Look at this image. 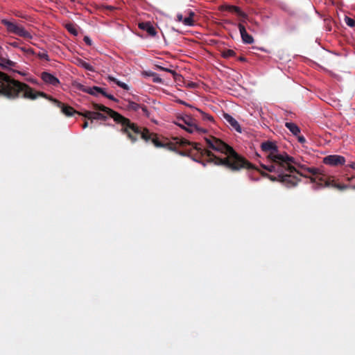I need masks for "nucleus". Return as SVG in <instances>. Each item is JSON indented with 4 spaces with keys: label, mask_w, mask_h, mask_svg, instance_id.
I'll list each match as a JSON object with an SVG mask.
<instances>
[{
    "label": "nucleus",
    "mask_w": 355,
    "mask_h": 355,
    "mask_svg": "<svg viewBox=\"0 0 355 355\" xmlns=\"http://www.w3.org/2000/svg\"><path fill=\"white\" fill-rule=\"evenodd\" d=\"M0 96L8 99H15L20 96L35 100L31 95V87L19 80L11 78L6 73L0 71Z\"/></svg>",
    "instance_id": "4"
},
{
    "label": "nucleus",
    "mask_w": 355,
    "mask_h": 355,
    "mask_svg": "<svg viewBox=\"0 0 355 355\" xmlns=\"http://www.w3.org/2000/svg\"><path fill=\"white\" fill-rule=\"evenodd\" d=\"M83 40H84V42H85L87 45H89V46H91V45H92V42L91 39H90L89 37H87V36H85V37H84Z\"/></svg>",
    "instance_id": "36"
},
{
    "label": "nucleus",
    "mask_w": 355,
    "mask_h": 355,
    "mask_svg": "<svg viewBox=\"0 0 355 355\" xmlns=\"http://www.w3.org/2000/svg\"><path fill=\"white\" fill-rule=\"evenodd\" d=\"M323 162L326 164L333 165V155H329L323 159Z\"/></svg>",
    "instance_id": "31"
},
{
    "label": "nucleus",
    "mask_w": 355,
    "mask_h": 355,
    "mask_svg": "<svg viewBox=\"0 0 355 355\" xmlns=\"http://www.w3.org/2000/svg\"><path fill=\"white\" fill-rule=\"evenodd\" d=\"M65 28L70 33L73 34V35H77L78 33L75 25L71 23L67 24L65 25Z\"/></svg>",
    "instance_id": "24"
},
{
    "label": "nucleus",
    "mask_w": 355,
    "mask_h": 355,
    "mask_svg": "<svg viewBox=\"0 0 355 355\" xmlns=\"http://www.w3.org/2000/svg\"><path fill=\"white\" fill-rule=\"evenodd\" d=\"M175 123L189 133L192 134L197 132L200 134L206 132L205 129L198 125L196 120L190 114H184L182 116H178Z\"/></svg>",
    "instance_id": "5"
},
{
    "label": "nucleus",
    "mask_w": 355,
    "mask_h": 355,
    "mask_svg": "<svg viewBox=\"0 0 355 355\" xmlns=\"http://www.w3.org/2000/svg\"><path fill=\"white\" fill-rule=\"evenodd\" d=\"M142 75L148 77L156 76V73L150 71H144L142 72Z\"/></svg>",
    "instance_id": "32"
},
{
    "label": "nucleus",
    "mask_w": 355,
    "mask_h": 355,
    "mask_svg": "<svg viewBox=\"0 0 355 355\" xmlns=\"http://www.w3.org/2000/svg\"><path fill=\"white\" fill-rule=\"evenodd\" d=\"M180 103H181L182 104H184V105H188L187 103H185L184 102H183V101H180Z\"/></svg>",
    "instance_id": "45"
},
{
    "label": "nucleus",
    "mask_w": 355,
    "mask_h": 355,
    "mask_svg": "<svg viewBox=\"0 0 355 355\" xmlns=\"http://www.w3.org/2000/svg\"><path fill=\"white\" fill-rule=\"evenodd\" d=\"M188 14H189V16L184 17L183 24L185 26H193L194 25L193 17L195 16V13L193 11L190 10V11H189Z\"/></svg>",
    "instance_id": "18"
},
{
    "label": "nucleus",
    "mask_w": 355,
    "mask_h": 355,
    "mask_svg": "<svg viewBox=\"0 0 355 355\" xmlns=\"http://www.w3.org/2000/svg\"><path fill=\"white\" fill-rule=\"evenodd\" d=\"M261 150L266 153H268L267 158L273 159L275 160H282V157L284 155H288L286 153H280L277 145L272 141H266L261 144Z\"/></svg>",
    "instance_id": "8"
},
{
    "label": "nucleus",
    "mask_w": 355,
    "mask_h": 355,
    "mask_svg": "<svg viewBox=\"0 0 355 355\" xmlns=\"http://www.w3.org/2000/svg\"><path fill=\"white\" fill-rule=\"evenodd\" d=\"M223 118L237 132H241V128L240 125L239 124L238 121L234 117H232L230 114L225 113L223 114Z\"/></svg>",
    "instance_id": "15"
},
{
    "label": "nucleus",
    "mask_w": 355,
    "mask_h": 355,
    "mask_svg": "<svg viewBox=\"0 0 355 355\" xmlns=\"http://www.w3.org/2000/svg\"><path fill=\"white\" fill-rule=\"evenodd\" d=\"M220 10L236 13L238 16L242 18L241 20V22H245V19L248 18L247 14L243 12L239 7L236 6L224 5L220 7Z\"/></svg>",
    "instance_id": "10"
},
{
    "label": "nucleus",
    "mask_w": 355,
    "mask_h": 355,
    "mask_svg": "<svg viewBox=\"0 0 355 355\" xmlns=\"http://www.w3.org/2000/svg\"><path fill=\"white\" fill-rule=\"evenodd\" d=\"M184 19V18H183V15H182V14H181V13H178V14L177 15V21H179V22H182V23H183Z\"/></svg>",
    "instance_id": "37"
},
{
    "label": "nucleus",
    "mask_w": 355,
    "mask_h": 355,
    "mask_svg": "<svg viewBox=\"0 0 355 355\" xmlns=\"http://www.w3.org/2000/svg\"><path fill=\"white\" fill-rule=\"evenodd\" d=\"M139 28L146 31L152 37H155L157 35V31L150 22L139 23Z\"/></svg>",
    "instance_id": "13"
},
{
    "label": "nucleus",
    "mask_w": 355,
    "mask_h": 355,
    "mask_svg": "<svg viewBox=\"0 0 355 355\" xmlns=\"http://www.w3.org/2000/svg\"><path fill=\"white\" fill-rule=\"evenodd\" d=\"M37 56L38 58H40V59H43V60H47V61L49 60V55L47 54L46 51H40L37 54Z\"/></svg>",
    "instance_id": "30"
},
{
    "label": "nucleus",
    "mask_w": 355,
    "mask_h": 355,
    "mask_svg": "<svg viewBox=\"0 0 355 355\" xmlns=\"http://www.w3.org/2000/svg\"><path fill=\"white\" fill-rule=\"evenodd\" d=\"M82 91L94 96H96L98 94H101L103 95V93L105 92L103 88L97 86H94L92 87H87L84 89H82Z\"/></svg>",
    "instance_id": "16"
},
{
    "label": "nucleus",
    "mask_w": 355,
    "mask_h": 355,
    "mask_svg": "<svg viewBox=\"0 0 355 355\" xmlns=\"http://www.w3.org/2000/svg\"><path fill=\"white\" fill-rule=\"evenodd\" d=\"M103 96L106 97V98H107L110 100H112V101H117V99L113 95L108 94L105 92L104 93H103Z\"/></svg>",
    "instance_id": "33"
},
{
    "label": "nucleus",
    "mask_w": 355,
    "mask_h": 355,
    "mask_svg": "<svg viewBox=\"0 0 355 355\" xmlns=\"http://www.w3.org/2000/svg\"><path fill=\"white\" fill-rule=\"evenodd\" d=\"M196 111H198L203 120L205 121H214V118L212 116L209 115V114H207L204 112H202L201 110L195 108Z\"/></svg>",
    "instance_id": "23"
},
{
    "label": "nucleus",
    "mask_w": 355,
    "mask_h": 355,
    "mask_svg": "<svg viewBox=\"0 0 355 355\" xmlns=\"http://www.w3.org/2000/svg\"><path fill=\"white\" fill-rule=\"evenodd\" d=\"M78 65H80V67H82L83 68H84L88 71H95L94 68L91 64H89V63L86 62L85 61H84L81 59H79L78 60Z\"/></svg>",
    "instance_id": "19"
},
{
    "label": "nucleus",
    "mask_w": 355,
    "mask_h": 355,
    "mask_svg": "<svg viewBox=\"0 0 355 355\" xmlns=\"http://www.w3.org/2000/svg\"><path fill=\"white\" fill-rule=\"evenodd\" d=\"M345 159L343 156L334 155V166L344 165Z\"/></svg>",
    "instance_id": "20"
},
{
    "label": "nucleus",
    "mask_w": 355,
    "mask_h": 355,
    "mask_svg": "<svg viewBox=\"0 0 355 355\" xmlns=\"http://www.w3.org/2000/svg\"><path fill=\"white\" fill-rule=\"evenodd\" d=\"M31 95L35 96V99L38 96L44 97L51 102L54 103L55 106L60 108L62 113H63L67 116H71L73 115V114H78L79 112L78 111H76L72 107L67 105L60 101L53 98L52 96H50L42 92H35L31 87Z\"/></svg>",
    "instance_id": "6"
},
{
    "label": "nucleus",
    "mask_w": 355,
    "mask_h": 355,
    "mask_svg": "<svg viewBox=\"0 0 355 355\" xmlns=\"http://www.w3.org/2000/svg\"><path fill=\"white\" fill-rule=\"evenodd\" d=\"M282 160L273 159H268L270 164H261V166L270 173H279V178L281 182L287 187H293L297 184L299 179L291 174L286 173H300L297 171L295 166H298L304 171H307L312 175L311 180L312 182H315L320 187H330L333 182L331 176L328 175L324 168H309L304 165L300 164L294 157L289 155H284L282 157Z\"/></svg>",
    "instance_id": "2"
},
{
    "label": "nucleus",
    "mask_w": 355,
    "mask_h": 355,
    "mask_svg": "<svg viewBox=\"0 0 355 355\" xmlns=\"http://www.w3.org/2000/svg\"><path fill=\"white\" fill-rule=\"evenodd\" d=\"M41 78L46 83L53 86H58L60 84V80L55 76L48 72H42Z\"/></svg>",
    "instance_id": "12"
},
{
    "label": "nucleus",
    "mask_w": 355,
    "mask_h": 355,
    "mask_svg": "<svg viewBox=\"0 0 355 355\" xmlns=\"http://www.w3.org/2000/svg\"><path fill=\"white\" fill-rule=\"evenodd\" d=\"M109 79L111 81H112L114 83H116L120 87L123 88V89H125V90H128L129 89V87H128V85L127 84L118 80L116 78H115L114 77L109 76Z\"/></svg>",
    "instance_id": "21"
},
{
    "label": "nucleus",
    "mask_w": 355,
    "mask_h": 355,
    "mask_svg": "<svg viewBox=\"0 0 355 355\" xmlns=\"http://www.w3.org/2000/svg\"><path fill=\"white\" fill-rule=\"evenodd\" d=\"M285 126L295 135L298 136L300 133V128L294 123L286 122Z\"/></svg>",
    "instance_id": "17"
},
{
    "label": "nucleus",
    "mask_w": 355,
    "mask_h": 355,
    "mask_svg": "<svg viewBox=\"0 0 355 355\" xmlns=\"http://www.w3.org/2000/svg\"><path fill=\"white\" fill-rule=\"evenodd\" d=\"M236 55V53L232 49H227L223 51L222 55L225 58H228L231 57H234Z\"/></svg>",
    "instance_id": "28"
},
{
    "label": "nucleus",
    "mask_w": 355,
    "mask_h": 355,
    "mask_svg": "<svg viewBox=\"0 0 355 355\" xmlns=\"http://www.w3.org/2000/svg\"><path fill=\"white\" fill-rule=\"evenodd\" d=\"M141 105L129 101L127 105V107L129 110L138 111L140 109Z\"/></svg>",
    "instance_id": "22"
},
{
    "label": "nucleus",
    "mask_w": 355,
    "mask_h": 355,
    "mask_svg": "<svg viewBox=\"0 0 355 355\" xmlns=\"http://www.w3.org/2000/svg\"><path fill=\"white\" fill-rule=\"evenodd\" d=\"M78 115L84 116L93 122V120L105 121L107 119V115L98 112L85 111V112H78Z\"/></svg>",
    "instance_id": "9"
},
{
    "label": "nucleus",
    "mask_w": 355,
    "mask_h": 355,
    "mask_svg": "<svg viewBox=\"0 0 355 355\" xmlns=\"http://www.w3.org/2000/svg\"><path fill=\"white\" fill-rule=\"evenodd\" d=\"M88 125H89L88 122H87V121H85L84 122V123L83 124L82 127H83V128H84V129H85V128H86L87 127H88Z\"/></svg>",
    "instance_id": "40"
},
{
    "label": "nucleus",
    "mask_w": 355,
    "mask_h": 355,
    "mask_svg": "<svg viewBox=\"0 0 355 355\" xmlns=\"http://www.w3.org/2000/svg\"><path fill=\"white\" fill-rule=\"evenodd\" d=\"M92 107L96 110L105 112L114 121L121 125V132L125 135L132 143H135L138 138L137 136L144 139L146 142L151 141L155 146L159 148L165 145L159 140L157 135L155 133L150 132L147 128L139 126L137 124L132 123L129 119L123 116L117 112L103 105L96 103H92Z\"/></svg>",
    "instance_id": "3"
},
{
    "label": "nucleus",
    "mask_w": 355,
    "mask_h": 355,
    "mask_svg": "<svg viewBox=\"0 0 355 355\" xmlns=\"http://www.w3.org/2000/svg\"><path fill=\"white\" fill-rule=\"evenodd\" d=\"M334 188H338L340 190H343L347 188H352L353 189H355V184L352 185L350 184H336V182L334 181Z\"/></svg>",
    "instance_id": "25"
},
{
    "label": "nucleus",
    "mask_w": 355,
    "mask_h": 355,
    "mask_svg": "<svg viewBox=\"0 0 355 355\" xmlns=\"http://www.w3.org/2000/svg\"><path fill=\"white\" fill-rule=\"evenodd\" d=\"M345 168L347 169H349V168L355 169V162H352L349 164L345 166Z\"/></svg>",
    "instance_id": "38"
},
{
    "label": "nucleus",
    "mask_w": 355,
    "mask_h": 355,
    "mask_svg": "<svg viewBox=\"0 0 355 355\" xmlns=\"http://www.w3.org/2000/svg\"><path fill=\"white\" fill-rule=\"evenodd\" d=\"M153 81L155 83H162V79L158 76V75L156 73V76H153Z\"/></svg>",
    "instance_id": "35"
},
{
    "label": "nucleus",
    "mask_w": 355,
    "mask_h": 355,
    "mask_svg": "<svg viewBox=\"0 0 355 355\" xmlns=\"http://www.w3.org/2000/svg\"><path fill=\"white\" fill-rule=\"evenodd\" d=\"M155 68L160 71L171 73L175 78H176L177 76H178V74L174 70H171L170 69L165 68V67H163L157 65V64L155 65Z\"/></svg>",
    "instance_id": "27"
},
{
    "label": "nucleus",
    "mask_w": 355,
    "mask_h": 355,
    "mask_svg": "<svg viewBox=\"0 0 355 355\" xmlns=\"http://www.w3.org/2000/svg\"><path fill=\"white\" fill-rule=\"evenodd\" d=\"M242 23L243 22H241L238 24L242 41L245 44H251L254 42V38L252 35L247 33L245 27L243 25Z\"/></svg>",
    "instance_id": "11"
},
{
    "label": "nucleus",
    "mask_w": 355,
    "mask_h": 355,
    "mask_svg": "<svg viewBox=\"0 0 355 355\" xmlns=\"http://www.w3.org/2000/svg\"><path fill=\"white\" fill-rule=\"evenodd\" d=\"M261 174L262 176L268 178L272 182L279 181L281 182V180H279V173H277V175H269L265 172H261Z\"/></svg>",
    "instance_id": "26"
},
{
    "label": "nucleus",
    "mask_w": 355,
    "mask_h": 355,
    "mask_svg": "<svg viewBox=\"0 0 355 355\" xmlns=\"http://www.w3.org/2000/svg\"><path fill=\"white\" fill-rule=\"evenodd\" d=\"M140 109L141 110L143 114L146 116H149V112L146 105H141Z\"/></svg>",
    "instance_id": "34"
},
{
    "label": "nucleus",
    "mask_w": 355,
    "mask_h": 355,
    "mask_svg": "<svg viewBox=\"0 0 355 355\" xmlns=\"http://www.w3.org/2000/svg\"><path fill=\"white\" fill-rule=\"evenodd\" d=\"M198 162L201 163L204 166H206V164L203 162H201V161H198Z\"/></svg>",
    "instance_id": "43"
},
{
    "label": "nucleus",
    "mask_w": 355,
    "mask_h": 355,
    "mask_svg": "<svg viewBox=\"0 0 355 355\" xmlns=\"http://www.w3.org/2000/svg\"><path fill=\"white\" fill-rule=\"evenodd\" d=\"M173 141L171 145L182 148L187 147V146H191L192 149L196 150L200 156H207L208 157L207 160V163H213L217 166H224L232 171H238L241 168H255L250 162L239 155L232 147L215 137L210 136L209 137L205 138L206 144L209 148L214 150L225 154L226 157L224 158H220L215 155L210 150L202 148L200 144L191 142L184 138L174 137ZM175 148L176 146L170 147L171 149Z\"/></svg>",
    "instance_id": "1"
},
{
    "label": "nucleus",
    "mask_w": 355,
    "mask_h": 355,
    "mask_svg": "<svg viewBox=\"0 0 355 355\" xmlns=\"http://www.w3.org/2000/svg\"><path fill=\"white\" fill-rule=\"evenodd\" d=\"M16 62L8 59L4 56L3 53H0V67L2 69H10L15 67Z\"/></svg>",
    "instance_id": "14"
},
{
    "label": "nucleus",
    "mask_w": 355,
    "mask_h": 355,
    "mask_svg": "<svg viewBox=\"0 0 355 355\" xmlns=\"http://www.w3.org/2000/svg\"><path fill=\"white\" fill-rule=\"evenodd\" d=\"M11 46H14V47H17L18 45H17V42H12L10 44Z\"/></svg>",
    "instance_id": "41"
},
{
    "label": "nucleus",
    "mask_w": 355,
    "mask_h": 355,
    "mask_svg": "<svg viewBox=\"0 0 355 355\" xmlns=\"http://www.w3.org/2000/svg\"><path fill=\"white\" fill-rule=\"evenodd\" d=\"M1 24L4 25L9 33H14L24 39H31L32 35L27 31L24 26L14 22L9 21L7 19H2Z\"/></svg>",
    "instance_id": "7"
},
{
    "label": "nucleus",
    "mask_w": 355,
    "mask_h": 355,
    "mask_svg": "<svg viewBox=\"0 0 355 355\" xmlns=\"http://www.w3.org/2000/svg\"><path fill=\"white\" fill-rule=\"evenodd\" d=\"M344 21L345 24L349 27H354L355 26V21L347 15H345Z\"/></svg>",
    "instance_id": "29"
},
{
    "label": "nucleus",
    "mask_w": 355,
    "mask_h": 355,
    "mask_svg": "<svg viewBox=\"0 0 355 355\" xmlns=\"http://www.w3.org/2000/svg\"><path fill=\"white\" fill-rule=\"evenodd\" d=\"M0 53H4L3 47L0 45Z\"/></svg>",
    "instance_id": "42"
},
{
    "label": "nucleus",
    "mask_w": 355,
    "mask_h": 355,
    "mask_svg": "<svg viewBox=\"0 0 355 355\" xmlns=\"http://www.w3.org/2000/svg\"><path fill=\"white\" fill-rule=\"evenodd\" d=\"M240 60H241V61H245V58H240Z\"/></svg>",
    "instance_id": "44"
},
{
    "label": "nucleus",
    "mask_w": 355,
    "mask_h": 355,
    "mask_svg": "<svg viewBox=\"0 0 355 355\" xmlns=\"http://www.w3.org/2000/svg\"><path fill=\"white\" fill-rule=\"evenodd\" d=\"M298 141L302 144L305 142L306 139L303 136H298Z\"/></svg>",
    "instance_id": "39"
}]
</instances>
